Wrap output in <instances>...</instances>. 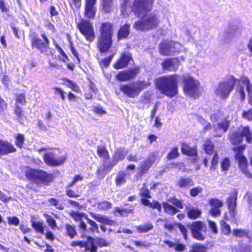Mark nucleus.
<instances>
[{
  "mask_svg": "<svg viewBox=\"0 0 252 252\" xmlns=\"http://www.w3.org/2000/svg\"><path fill=\"white\" fill-rule=\"evenodd\" d=\"M154 0H134L131 6V11L138 17L145 16L133 24V28L136 31H149L158 27L160 22L159 15L151 13L146 14L153 8Z\"/></svg>",
  "mask_w": 252,
  "mask_h": 252,
  "instance_id": "nucleus-1",
  "label": "nucleus"
},
{
  "mask_svg": "<svg viewBox=\"0 0 252 252\" xmlns=\"http://www.w3.org/2000/svg\"><path fill=\"white\" fill-rule=\"evenodd\" d=\"M178 75H169L157 78L155 80V86L160 93L172 98L177 94Z\"/></svg>",
  "mask_w": 252,
  "mask_h": 252,
  "instance_id": "nucleus-2",
  "label": "nucleus"
},
{
  "mask_svg": "<svg viewBox=\"0 0 252 252\" xmlns=\"http://www.w3.org/2000/svg\"><path fill=\"white\" fill-rule=\"evenodd\" d=\"M150 85V83L148 82L138 81L131 84L121 85L120 89L126 96L130 98H134L139 95L141 91Z\"/></svg>",
  "mask_w": 252,
  "mask_h": 252,
  "instance_id": "nucleus-3",
  "label": "nucleus"
},
{
  "mask_svg": "<svg viewBox=\"0 0 252 252\" xmlns=\"http://www.w3.org/2000/svg\"><path fill=\"white\" fill-rule=\"evenodd\" d=\"M184 93L195 98H198L201 94L203 89L200 82L190 76L185 77L183 80Z\"/></svg>",
  "mask_w": 252,
  "mask_h": 252,
  "instance_id": "nucleus-4",
  "label": "nucleus"
},
{
  "mask_svg": "<svg viewBox=\"0 0 252 252\" xmlns=\"http://www.w3.org/2000/svg\"><path fill=\"white\" fill-rule=\"evenodd\" d=\"M238 81L237 79L231 76L228 80L220 82L215 88V94L221 99L226 98Z\"/></svg>",
  "mask_w": 252,
  "mask_h": 252,
  "instance_id": "nucleus-5",
  "label": "nucleus"
},
{
  "mask_svg": "<svg viewBox=\"0 0 252 252\" xmlns=\"http://www.w3.org/2000/svg\"><path fill=\"white\" fill-rule=\"evenodd\" d=\"M242 84H239L237 87L236 95L239 97L241 101H243L246 98L245 92V86H246L248 94L249 102L250 105H252V83L246 77H242L241 79Z\"/></svg>",
  "mask_w": 252,
  "mask_h": 252,
  "instance_id": "nucleus-6",
  "label": "nucleus"
},
{
  "mask_svg": "<svg viewBox=\"0 0 252 252\" xmlns=\"http://www.w3.org/2000/svg\"><path fill=\"white\" fill-rule=\"evenodd\" d=\"M245 137L248 143L252 141V132L251 133L248 126L240 127L237 131L230 135V141L232 144L237 145L240 143Z\"/></svg>",
  "mask_w": 252,
  "mask_h": 252,
  "instance_id": "nucleus-7",
  "label": "nucleus"
},
{
  "mask_svg": "<svg viewBox=\"0 0 252 252\" xmlns=\"http://www.w3.org/2000/svg\"><path fill=\"white\" fill-rule=\"evenodd\" d=\"M26 176L30 180H38L43 183H48L53 179V176L42 170L28 169L26 171Z\"/></svg>",
  "mask_w": 252,
  "mask_h": 252,
  "instance_id": "nucleus-8",
  "label": "nucleus"
},
{
  "mask_svg": "<svg viewBox=\"0 0 252 252\" xmlns=\"http://www.w3.org/2000/svg\"><path fill=\"white\" fill-rule=\"evenodd\" d=\"M77 27L87 41L92 42L94 40L95 35L94 27L90 22L86 20H81L80 22L77 23Z\"/></svg>",
  "mask_w": 252,
  "mask_h": 252,
  "instance_id": "nucleus-9",
  "label": "nucleus"
},
{
  "mask_svg": "<svg viewBox=\"0 0 252 252\" xmlns=\"http://www.w3.org/2000/svg\"><path fill=\"white\" fill-rule=\"evenodd\" d=\"M188 227L191 231L193 238L198 240H204L205 236L202 232L206 231V225L201 221H195L188 225Z\"/></svg>",
  "mask_w": 252,
  "mask_h": 252,
  "instance_id": "nucleus-10",
  "label": "nucleus"
},
{
  "mask_svg": "<svg viewBox=\"0 0 252 252\" xmlns=\"http://www.w3.org/2000/svg\"><path fill=\"white\" fill-rule=\"evenodd\" d=\"M41 37L43 39H40L36 35L33 36L31 39V44L33 48L35 47L41 53H43L46 52L49 48V40L44 34H42Z\"/></svg>",
  "mask_w": 252,
  "mask_h": 252,
  "instance_id": "nucleus-11",
  "label": "nucleus"
},
{
  "mask_svg": "<svg viewBox=\"0 0 252 252\" xmlns=\"http://www.w3.org/2000/svg\"><path fill=\"white\" fill-rule=\"evenodd\" d=\"M245 149V146L239 147L238 150L239 153L236 155V158L238 160L239 166L244 174L248 178H252V174L250 172L248 168L247 160L246 158L244 157L241 152Z\"/></svg>",
  "mask_w": 252,
  "mask_h": 252,
  "instance_id": "nucleus-12",
  "label": "nucleus"
},
{
  "mask_svg": "<svg viewBox=\"0 0 252 252\" xmlns=\"http://www.w3.org/2000/svg\"><path fill=\"white\" fill-rule=\"evenodd\" d=\"M230 125V121L226 118L218 122L213 126V130L215 137H221L228 129Z\"/></svg>",
  "mask_w": 252,
  "mask_h": 252,
  "instance_id": "nucleus-13",
  "label": "nucleus"
},
{
  "mask_svg": "<svg viewBox=\"0 0 252 252\" xmlns=\"http://www.w3.org/2000/svg\"><path fill=\"white\" fill-rule=\"evenodd\" d=\"M66 160V157L62 156L57 158L52 152H47L44 155V161L47 165L57 166L63 164Z\"/></svg>",
  "mask_w": 252,
  "mask_h": 252,
  "instance_id": "nucleus-14",
  "label": "nucleus"
},
{
  "mask_svg": "<svg viewBox=\"0 0 252 252\" xmlns=\"http://www.w3.org/2000/svg\"><path fill=\"white\" fill-rule=\"evenodd\" d=\"M140 68L135 67L127 71L120 72L117 76V79L120 81H127L135 77L139 72Z\"/></svg>",
  "mask_w": 252,
  "mask_h": 252,
  "instance_id": "nucleus-15",
  "label": "nucleus"
},
{
  "mask_svg": "<svg viewBox=\"0 0 252 252\" xmlns=\"http://www.w3.org/2000/svg\"><path fill=\"white\" fill-rule=\"evenodd\" d=\"M112 44V38L99 36L97 47L101 53L107 52Z\"/></svg>",
  "mask_w": 252,
  "mask_h": 252,
  "instance_id": "nucleus-16",
  "label": "nucleus"
},
{
  "mask_svg": "<svg viewBox=\"0 0 252 252\" xmlns=\"http://www.w3.org/2000/svg\"><path fill=\"white\" fill-rule=\"evenodd\" d=\"M96 0H86L85 16L88 18L94 17L96 8L94 7Z\"/></svg>",
  "mask_w": 252,
  "mask_h": 252,
  "instance_id": "nucleus-17",
  "label": "nucleus"
},
{
  "mask_svg": "<svg viewBox=\"0 0 252 252\" xmlns=\"http://www.w3.org/2000/svg\"><path fill=\"white\" fill-rule=\"evenodd\" d=\"M16 148L11 143L0 140V157L16 152Z\"/></svg>",
  "mask_w": 252,
  "mask_h": 252,
  "instance_id": "nucleus-18",
  "label": "nucleus"
},
{
  "mask_svg": "<svg viewBox=\"0 0 252 252\" xmlns=\"http://www.w3.org/2000/svg\"><path fill=\"white\" fill-rule=\"evenodd\" d=\"M156 159L155 156L154 154L149 155L145 160H144L141 164L139 168V171L141 174H145L150 168L152 165L154 163Z\"/></svg>",
  "mask_w": 252,
  "mask_h": 252,
  "instance_id": "nucleus-19",
  "label": "nucleus"
},
{
  "mask_svg": "<svg viewBox=\"0 0 252 252\" xmlns=\"http://www.w3.org/2000/svg\"><path fill=\"white\" fill-rule=\"evenodd\" d=\"M178 64L179 61L177 59L173 58L166 60L162 63V66L164 70L175 71L178 68Z\"/></svg>",
  "mask_w": 252,
  "mask_h": 252,
  "instance_id": "nucleus-20",
  "label": "nucleus"
},
{
  "mask_svg": "<svg viewBox=\"0 0 252 252\" xmlns=\"http://www.w3.org/2000/svg\"><path fill=\"white\" fill-rule=\"evenodd\" d=\"M131 59L129 54L124 53L121 56L120 60L114 64V67L116 69L124 68L127 65Z\"/></svg>",
  "mask_w": 252,
  "mask_h": 252,
  "instance_id": "nucleus-21",
  "label": "nucleus"
},
{
  "mask_svg": "<svg viewBox=\"0 0 252 252\" xmlns=\"http://www.w3.org/2000/svg\"><path fill=\"white\" fill-rule=\"evenodd\" d=\"M100 36L112 38L113 33L112 25L110 23H105L101 25L99 30Z\"/></svg>",
  "mask_w": 252,
  "mask_h": 252,
  "instance_id": "nucleus-22",
  "label": "nucleus"
},
{
  "mask_svg": "<svg viewBox=\"0 0 252 252\" xmlns=\"http://www.w3.org/2000/svg\"><path fill=\"white\" fill-rule=\"evenodd\" d=\"M237 191L236 190H234L230 193L229 197L227 200L228 208L233 214L234 213L237 205L236 201L237 199Z\"/></svg>",
  "mask_w": 252,
  "mask_h": 252,
  "instance_id": "nucleus-23",
  "label": "nucleus"
},
{
  "mask_svg": "<svg viewBox=\"0 0 252 252\" xmlns=\"http://www.w3.org/2000/svg\"><path fill=\"white\" fill-rule=\"evenodd\" d=\"M87 241H85V252H97V247L96 246L95 239L91 237L88 236Z\"/></svg>",
  "mask_w": 252,
  "mask_h": 252,
  "instance_id": "nucleus-24",
  "label": "nucleus"
},
{
  "mask_svg": "<svg viewBox=\"0 0 252 252\" xmlns=\"http://www.w3.org/2000/svg\"><path fill=\"white\" fill-rule=\"evenodd\" d=\"M90 215L97 221L101 223L110 225H112L113 223V221L109 219L106 216L102 215L100 214H96L94 213H91Z\"/></svg>",
  "mask_w": 252,
  "mask_h": 252,
  "instance_id": "nucleus-25",
  "label": "nucleus"
},
{
  "mask_svg": "<svg viewBox=\"0 0 252 252\" xmlns=\"http://www.w3.org/2000/svg\"><path fill=\"white\" fill-rule=\"evenodd\" d=\"M187 216L190 219L194 220L198 218L201 214V211L195 207H188L187 208Z\"/></svg>",
  "mask_w": 252,
  "mask_h": 252,
  "instance_id": "nucleus-26",
  "label": "nucleus"
},
{
  "mask_svg": "<svg viewBox=\"0 0 252 252\" xmlns=\"http://www.w3.org/2000/svg\"><path fill=\"white\" fill-rule=\"evenodd\" d=\"M173 43H169L168 41H165L160 44L159 46V52L161 54L165 56H170V48L169 46Z\"/></svg>",
  "mask_w": 252,
  "mask_h": 252,
  "instance_id": "nucleus-27",
  "label": "nucleus"
},
{
  "mask_svg": "<svg viewBox=\"0 0 252 252\" xmlns=\"http://www.w3.org/2000/svg\"><path fill=\"white\" fill-rule=\"evenodd\" d=\"M130 25L125 24L122 26L118 33V38H124L128 36L129 34Z\"/></svg>",
  "mask_w": 252,
  "mask_h": 252,
  "instance_id": "nucleus-28",
  "label": "nucleus"
},
{
  "mask_svg": "<svg viewBox=\"0 0 252 252\" xmlns=\"http://www.w3.org/2000/svg\"><path fill=\"white\" fill-rule=\"evenodd\" d=\"M127 175L123 171L119 172L117 174L115 183L116 186H120L126 183Z\"/></svg>",
  "mask_w": 252,
  "mask_h": 252,
  "instance_id": "nucleus-29",
  "label": "nucleus"
},
{
  "mask_svg": "<svg viewBox=\"0 0 252 252\" xmlns=\"http://www.w3.org/2000/svg\"><path fill=\"white\" fill-rule=\"evenodd\" d=\"M178 186L180 188L192 186L194 185L193 181L189 178H181L178 182Z\"/></svg>",
  "mask_w": 252,
  "mask_h": 252,
  "instance_id": "nucleus-30",
  "label": "nucleus"
},
{
  "mask_svg": "<svg viewBox=\"0 0 252 252\" xmlns=\"http://www.w3.org/2000/svg\"><path fill=\"white\" fill-rule=\"evenodd\" d=\"M126 154L124 151L121 150H118L115 153L113 158V166L115 165L118 161L122 160L124 159Z\"/></svg>",
  "mask_w": 252,
  "mask_h": 252,
  "instance_id": "nucleus-31",
  "label": "nucleus"
},
{
  "mask_svg": "<svg viewBox=\"0 0 252 252\" xmlns=\"http://www.w3.org/2000/svg\"><path fill=\"white\" fill-rule=\"evenodd\" d=\"M214 145L210 139H207L203 144V149L206 153L211 155L213 152Z\"/></svg>",
  "mask_w": 252,
  "mask_h": 252,
  "instance_id": "nucleus-32",
  "label": "nucleus"
},
{
  "mask_svg": "<svg viewBox=\"0 0 252 252\" xmlns=\"http://www.w3.org/2000/svg\"><path fill=\"white\" fill-rule=\"evenodd\" d=\"M65 234L70 238H73L77 235V232L74 226L66 224L65 225Z\"/></svg>",
  "mask_w": 252,
  "mask_h": 252,
  "instance_id": "nucleus-33",
  "label": "nucleus"
},
{
  "mask_svg": "<svg viewBox=\"0 0 252 252\" xmlns=\"http://www.w3.org/2000/svg\"><path fill=\"white\" fill-rule=\"evenodd\" d=\"M154 227L151 223H147L136 226V228L139 233H145L152 230Z\"/></svg>",
  "mask_w": 252,
  "mask_h": 252,
  "instance_id": "nucleus-34",
  "label": "nucleus"
},
{
  "mask_svg": "<svg viewBox=\"0 0 252 252\" xmlns=\"http://www.w3.org/2000/svg\"><path fill=\"white\" fill-rule=\"evenodd\" d=\"M162 205L164 211L169 215H174L179 211L177 209L167 203L163 202Z\"/></svg>",
  "mask_w": 252,
  "mask_h": 252,
  "instance_id": "nucleus-35",
  "label": "nucleus"
},
{
  "mask_svg": "<svg viewBox=\"0 0 252 252\" xmlns=\"http://www.w3.org/2000/svg\"><path fill=\"white\" fill-rule=\"evenodd\" d=\"M168 42L173 43L172 44V45H170L169 46V48H170L171 55H174L175 53H178L182 50V46L180 43L178 42H175L173 41H168Z\"/></svg>",
  "mask_w": 252,
  "mask_h": 252,
  "instance_id": "nucleus-36",
  "label": "nucleus"
},
{
  "mask_svg": "<svg viewBox=\"0 0 252 252\" xmlns=\"http://www.w3.org/2000/svg\"><path fill=\"white\" fill-rule=\"evenodd\" d=\"M63 81H64L65 84L68 88L71 89L73 91H74L77 93L81 92L79 86L77 85V84L76 83L70 80L66 79V78H64Z\"/></svg>",
  "mask_w": 252,
  "mask_h": 252,
  "instance_id": "nucleus-37",
  "label": "nucleus"
},
{
  "mask_svg": "<svg viewBox=\"0 0 252 252\" xmlns=\"http://www.w3.org/2000/svg\"><path fill=\"white\" fill-rule=\"evenodd\" d=\"M113 0H102V6L104 11L110 12L113 7Z\"/></svg>",
  "mask_w": 252,
  "mask_h": 252,
  "instance_id": "nucleus-38",
  "label": "nucleus"
},
{
  "mask_svg": "<svg viewBox=\"0 0 252 252\" xmlns=\"http://www.w3.org/2000/svg\"><path fill=\"white\" fill-rule=\"evenodd\" d=\"M25 136L23 134L18 133L15 136V145L19 148H22L25 142Z\"/></svg>",
  "mask_w": 252,
  "mask_h": 252,
  "instance_id": "nucleus-39",
  "label": "nucleus"
},
{
  "mask_svg": "<svg viewBox=\"0 0 252 252\" xmlns=\"http://www.w3.org/2000/svg\"><path fill=\"white\" fill-rule=\"evenodd\" d=\"M32 226L37 232L44 233V227L43 222L31 220Z\"/></svg>",
  "mask_w": 252,
  "mask_h": 252,
  "instance_id": "nucleus-40",
  "label": "nucleus"
},
{
  "mask_svg": "<svg viewBox=\"0 0 252 252\" xmlns=\"http://www.w3.org/2000/svg\"><path fill=\"white\" fill-rule=\"evenodd\" d=\"M209 203L212 207L220 209L223 206L222 201L217 198H212L209 200Z\"/></svg>",
  "mask_w": 252,
  "mask_h": 252,
  "instance_id": "nucleus-41",
  "label": "nucleus"
},
{
  "mask_svg": "<svg viewBox=\"0 0 252 252\" xmlns=\"http://www.w3.org/2000/svg\"><path fill=\"white\" fill-rule=\"evenodd\" d=\"M97 153L100 158L104 159H106L108 156V152L104 147H98Z\"/></svg>",
  "mask_w": 252,
  "mask_h": 252,
  "instance_id": "nucleus-42",
  "label": "nucleus"
},
{
  "mask_svg": "<svg viewBox=\"0 0 252 252\" xmlns=\"http://www.w3.org/2000/svg\"><path fill=\"white\" fill-rule=\"evenodd\" d=\"M222 116V113L220 110L215 111L210 116V119L212 121L216 122L220 119Z\"/></svg>",
  "mask_w": 252,
  "mask_h": 252,
  "instance_id": "nucleus-43",
  "label": "nucleus"
},
{
  "mask_svg": "<svg viewBox=\"0 0 252 252\" xmlns=\"http://www.w3.org/2000/svg\"><path fill=\"white\" fill-rule=\"evenodd\" d=\"M111 207V203L104 201L102 202H101L98 204L97 208L98 209L101 210H106L109 208H110Z\"/></svg>",
  "mask_w": 252,
  "mask_h": 252,
  "instance_id": "nucleus-44",
  "label": "nucleus"
},
{
  "mask_svg": "<svg viewBox=\"0 0 252 252\" xmlns=\"http://www.w3.org/2000/svg\"><path fill=\"white\" fill-rule=\"evenodd\" d=\"M69 216L73 218L76 221H80L82 220V217L85 216V214H80L72 210L69 212Z\"/></svg>",
  "mask_w": 252,
  "mask_h": 252,
  "instance_id": "nucleus-45",
  "label": "nucleus"
},
{
  "mask_svg": "<svg viewBox=\"0 0 252 252\" xmlns=\"http://www.w3.org/2000/svg\"><path fill=\"white\" fill-rule=\"evenodd\" d=\"M130 6V0H123L121 4V11L123 15H125L127 13L126 9L127 7Z\"/></svg>",
  "mask_w": 252,
  "mask_h": 252,
  "instance_id": "nucleus-46",
  "label": "nucleus"
},
{
  "mask_svg": "<svg viewBox=\"0 0 252 252\" xmlns=\"http://www.w3.org/2000/svg\"><path fill=\"white\" fill-rule=\"evenodd\" d=\"M178 149L177 147H175L172 149L170 152L167 155L168 159H172L177 158L179 156Z\"/></svg>",
  "mask_w": 252,
  "mask_h": 252,
  "instance_id": "nucleus-47",
  "label": "nucleus"
},
{
  "mask_svg": "<svg viewBox=\"0 0 252 252\" xmlns=\"http://www.w3.org/2000/svg\"><path fill=\"white\" fill-rule=\"evenodd\" d=\"M44 217L47 219V222L48 225L52 228L57 227V224L55 220H54L50 216L47 214H44Z\"/></svg>",
  "mask_w": 252,
  "mask_h": 252,
  "instance_id": "nucleus-48",
  "label": "nucleus"
},
{
  "mask_svg": "<svg viewBox=\"0 0 252 252\" xmlns=\"http://www.w3.org/2000/svg\"><path fill=\"white\" fill-rule=\"evenodd\" d=\"M15 114L18 117L17 119L18 121L20 122L24 116V111L18 105H16V106Z\"/></svg>",
  "mask_w": 252,
  "mask_h": 252,
  "instance_id": "nucleus-49",
  "label": "nucleus"
},
{
  "mask_svg": "<svg viewBox=\"0 0 252 252\" xmlns=\"http://www.w3.org/2000/svg\"><path fill=\"white\" fill-rule=\"evenodd\" d=\"M221 226L222 228V231L223 234L227 235L229 234L231 232V229L229 225L227 224L224 221L221 222Z\"/></svg>",
  "mask_w": 252,
  "mask_h": 252,
  "instance_id": "nucleus-50",
  "label": "nucleus"
},
{
  "mask_svg": "<svg viewBox=\"0 0 252 252\" xmlns=\"http://www.w3.org/2000/svg\"><path fill=\"white\" fill-rule=\"evenodd\" d=\"M233 234L234 236L239 237L248 235L247 231L244 229H234L233 230Z\"/></svg>",
  "mask_w": 252,
  "mask_h": 252,
  "instance_id": "nucleus-51",
  "label": "nucleus"
},
{
  "mask_svg": "<svg viewBox=\"0 0 252 252\" xmlns=\"http://www.w3.org/2000/svg\"><path fill=\"white\" fill-rule=\"evenodd\" d=\"M65 193L68 197L70 198H78L80 196L68 188H65Z\"/></svg>",
  "mask_w": 252,
  "mask_h": 252,
  "instance_id": "nucleus-52",
  "label": "nucleus"
},
{
  "mask_svg": "<svg viewBox=\"0 0 252 252\" xmlns=\"http://www.w3.org/2000/svg\"><path fill=\"white\" fill-rule=\"evenodd\" d=\"M85 218L87 220L88 223L92 226L89 229L92 231H96L98 232V226L96 222L88 218L87 217Z\"/></svg>",
  "mask_w": 252,
  "mask_h": 252,
  "instance_id": "nucleus-53",
  "label": "nucleus"
},
{
  "mask_svg": "<svg viewBox=\"0 0 252 252\" xmlns=\"http://www.w3.org/2000/svg\"><path fill=\"white\" fill-rule=\"evenodd\" d=\"M202 190V188L199 186L192 188L190 190V195L192 197L196 196Z\"/></svg>",
  "mask_w": 252,
  "mask_h": 252,
  "instance_id": "nucleus-54",
  "label": "nucleus"
},
{
  "mask_svg": "<svg viewBox=\"0 0 252 252\" xmlns=\"http://www.w3.org/2000/svg\"><path fill=\"white\" fill-rule=\"evenodd\" d=\"M49 202L59 210H63L64 209V207L62 204H59V201L55 198H53L49 199Z\"/></svg>",
  "mask_w": 252,
  "mask_h": 252,
  "instance_id": "nucleus-55",
  "label": "nucleus"
},
{
  "mask_svg": "<svg viewBox=\"0 0 252 252\" xmlns=\"http://www.w3.org/2000/svg\"><path fill=\"white\" fill-rule=\"evenodd\" d=\"M230 166V161L227 158H224L221 162V167L222 170H227Z\"/></svg>",
  "mask_w": 252,
  "mask_h": 252,
  "instance_id": "nucleus-56",
  "label": "nucleus"
},
{
  "mask_svg": "<svg viewBox=\"0 0 252 252\" xmlns=\"http://www.w3.org/2000/svg\"><path fill=\"white\" fill-rule=\"evenodd\" d=\"M96 244L99 247H106L109 245V243L104 239L96 238L95 239Z\"/></svg>",
  "mask_w": 252,
  "mask_h": 252,
  "instance_id": "nucleus-57",
  "label": "nucleus"
},
{
  "mask_svg": "<svg viewBox=\"0 0 252 252\" xmlns=\"http://www.w3.org/2000/svg\"><path fill=\"white\" fill-rule=\"evenodd\" d=\"M113 57H114V54L111 55L108 58H105V59L102 60L101 61V63H100L101 65H102L104 67H107L109 65Z\"/></svg>",
  "mask_w": 252,
  "mask_h": 252,
  "instance_id": "nucleus-58",
  "label": "nucleus"
},
{
  "mask_svg": "<svg viewBox=\"0 0 252 252\" xmlns=\"http://www.w3.org/2000/svg\"><path fill=\"white\" fill-rule=\"evenodd\" d=\"M8 220L9 224H13L15 226H17L19 224L20 220L19 219L16 217L7 218Z\"/></svg>",
  "mask_w": 252,
  "mask_h": 252,
  "instance_id": "nucleus-59",
  "label": "nucleus"
},
{
  "mask_svg": "<svg viewBox=\"0 0 252 252\" xmlns=\"http://www.w3.org/2000/svg\"><path fill=\"white\" fill-rule=\"evenodd\" d=\"M169 201L171 202L173 204L177 206V207L182 209L183 208V205L180 200L176 199V198H171L169 200Z\"/></svg>",
  "mask_w": 252,
  "mask_h": 252,
  "instance_id": "nucleus-60",
  "label": "nucleus"
},
{
  "mask_svg": "<svg viewBox=\"0 0 252 252\" xmlns=\"http://www.w3.org/2000/svg\"><path fill=\"white\" fill-rule=\"evenodd\" d=\"M16 101L17 103L22 104H25L26 102L25 96L23 94H20L17 95Z\"/></svg>",
  "mask_w": 252,
  "mask_h": 252,
  "instance_id": "nucleus-61",
  "label": "nucleus"
},
{
  "mask_svg": "<svg viewBox=\"0 0 252 252\" xmlns=\"http://www.w3.org/2000/svg\"><path fill=\"white\" fill-rule=\"evenodd\" d=\"M140 195H141V196H142L144 197L147 198L151 197V196L150 194L149 190L145 188H144V187L142 188L141 189Z\"/></svg>",
  "mask_w": 252,
  "mask_h": 252,
  "instance_id": "nucleus-62",
  "label": "nucleus"
},
{
  "mask_svg": "<svg viewBox=\"0 0 252 252\" xmlns=\"http://www.w3.org/2000/svg\"><path fill=\"white\" fill-rule=\"evenodd\" d=\"M209 212L210 214L214 217H217L220 215V210L219 208L211 207Z\"/></svg>",
  "mask_w": 252,
  "mask_h": 252,
  "instance_id": "nucleus-63",
  "label": "nucleus"
},
{
  "mask_svg": "<svg viewBox=\"0 0 252 252\" xmlns=\"http://www.w3.org/2000/svg\"><path fill=\"white\" fill-rule=\"evenodd\" d=\"M92 110L96 114L99 115H102L106 113V112L100 106H94L93 107Z\"/></svg>",
  "mask_w": 252,
  "mask_h": 252,
  "instance_id": "nucleus-64",
  "label": "nucleus"
}]
</instances>
